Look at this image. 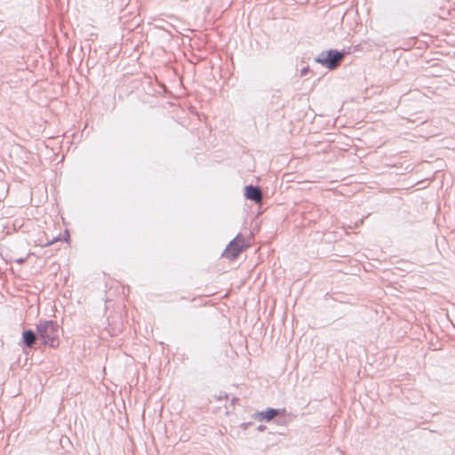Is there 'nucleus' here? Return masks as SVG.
I'll return each mask as SVG.
<instances>
[{"label": "nucleus", "mask_w": 455, "mask_h": 455, "mask_svg": "<svg viewBox=\"0 0 455 455\" xmlns=\"http://www.w3.org/2000/svg\"><path fill=\"white\" fill-rule=\"evenodd\" d=\"M346 55L347 52L344 50L329 49L317 54L314 60L329 70H334L340 65Z\"/></svg>", "instance_id": "f03ea898"}, {"label": "nucleus", "mask_w": 455, "mask_h": 455, "mask_svg": "<svg viewBox=\"0 0 455 455\" xmlns=\"http://www.w3.org/2000/svg\"><path fill=\"white\" fill-rule=\"evenodd\" d=\"M221 257L223 258H228V245L225 247V249L223 250L222 253H221Z\"/></svg>", "instance_id": "9b49d317"}, {"label": "nucleus", "mask_w": 455, "mask_h": 455, "mask_svg": "<svg viewBox=\"0 0 455 455\" xmlns=\"http://www.w3.org/2000/svg\"><path fill=\"white\" fill-rule=\"evenodd\" d=\"M250 246L244 235L238 233L229 241V261L236 259Z\"/></svg>", "instance_id": "7ed1b4c3"}, {"label": "nucleus", "mask_w": 455, "mask_h": 455, "mask_svg": "<svg viewBox=\"0 0 455 455\" xmlns=\"http://www.w3.org/2000/svg\"><path fill=\"white\" fill-rule=\"evenodd\" d=\"M266 428H267V427H266V426H264V425H259V426H258V427H257V430H258V431H259V432H263V431H265V430H266Z\"/></svg>", "instance_id": "f8f14e48"}, {"label": "nucleus", "mask_w": 455, "mask_h": 455, "mask_svg": "<svg viewBox=\"0 0 455 455\" xmlns=\"http://www.w3.org/2000/svg\"><path fill=\"white\" fill-rule=\"evenodd\" d=\"M252 422H244L240 425V427L243 429H247L250 426H252Z\"/></svg>", "instance_id": "1a4fd4ad"}, {"label": "nucleus", "mask_w": 455, "mask_h": 455, "mask_svg": "<svg viewBox=\"0 0 455 455\" xmlns=\"http://www.w3.org/2000/svg\"><path fill=\"white\" fill-rule=\"evenodd\" d=\"M16 262L20 265H22L26 262V258H20L16 259Z\"/></svg>", "instance_id": "9d476101"}, {"label": "nucleus", "mask_w": 455, "mask_h": 455, "mask_svg": "<svg viewBox=\"0 0 455 455\" xmlns=\"http://www.w3.org/2000/svg\"><path fill=\"white\" fill-rule=\"evenodd\" d=\"M239 399L236 397H233L231 400L232 404H235Z\"/></svg>", "instance_id": "ddd939ff"}, {"label": "nucleus", "mask_w": 455, "mask_h": 455, "mask_svg": "<svg viewBox=\"0 0 455 455\" xmlns=\"http://www.w3.org/2000/svg\"><path fill=\"white\" fill-rule=\"evenodd\" d=\"M243 196L246 200L253 202L255 204L261 206L264 202V193L259 186L252 184L246 185L243 188Z\"/></svg>", "instance_id": "20e7f679"}, {"label": "nucleus", "mask_w": 455, "mask_h": 455, "mask_svg": "<svg viewBox=\"0 0 455 455\" xmlns=\"http://www.w3.org/2000/svg\"><path fill=\"white\" fill-rule=\"evenodd\" d=\"M285 408L283 409H275V408H267L264 411H257L253 414V418L259 421H266L268 422L273 419L276 416H283L285 414Z\"/></svg>", "instance_id": "423d86ee"}, {"label": "nucleus", "mask_w": 455, "mask_h": 455, "mask_svg": "<svg viewBox=\"0 0 455 455\" xmlns=\"http://www.w3.org/2000/svg\"><path fill=\"white\" fill-rule=\"evenodd\" d=\"M310 72L309 67H304L300 71V76H305Z\"/></svg>", "instance_id": "6e6552de"}, {"label": "nucleus", "mask_w": 455, "mask_h": 455, "mask_svg": "<svg viewBox=\"0 0 455 455\" xmlns=\"http://www.w3.org/2000/svg\"><path fill=\"white\" fill-rule=\"evenodd\" d=\"M68 238H69V234H68V230H66V231H65V237H64V240H65V241H67ZM58 241H61V242H62V241H63V239H60V238H59V237L54 238L52 241H51L50 243H48V244H53V243H56V242H58Z\"/></svg>", "instance_id": "0eeeda50"}, {"label": "nucleus", "mask_w": 455, "mask_h": 455, "mask_svg": "<svg viewBox=\"0 0 455 455\" xmlns=\"http://www.w3.org/2000/svg\"><path fill=\"white\" fill-rule=\"evenodd\" d=\"M36 331L40 345L51 348L59 347L63 330L56 321L40 320L36 324Z\"/></svg>", "instance_id": "f257e3e1"}, {"label": "nucleus", "mask_w": 455, "mask_h": 455, "mask_svg": "<svg viewBox=\"0 0 455 455\" xmlns=\"http://www.w3.org/2000/svg\"><path fill=\"white\" fill-rule=\"evenodd\" d=\"M38 335L37 331H35L32 329H23L21 333V339L19 345L22 347L25 352L26 349H33L36 347Z\"/></svg>", "instance_id": "39448f33"}]
</instances>
